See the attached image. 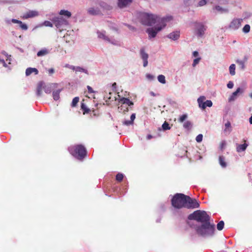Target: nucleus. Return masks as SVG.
Segmentation results:
<instances>
[{
	"mask_svg": "<svg viewBox=\"0 0 252 252\" xmlns=\"http://www.w3.org/2000/svg\"><path fill=\"white\" fill-rule=\"evenodd\" d=\"M173 17L171 16H167L161 18L157 15L145 13L141 17V23L143 25L152 26V25L163 23L171 21Z\"/></svg>",
	"mask_w": 252,
	"mask_h": 252,
	"instance_id": "nucleus-1",
	"label": "nucleus"
},
{
	"mask_svg": "<svg viewBox=\"0 0 252 252\" xmlns=\"http://www.w3.org/2000/svg\"><path fill=\"white\" fill-rule=\"evenodd\" d=\"M215 230V225L212 224L210 221L202 223L196 227V230L199 235L203 237L212 236L214 235Z\"/></svg>",
	"mask_w": 252,
	"mask_h": 252,
	"instance_id": "nucleus-2",
	"label": "nucleus"
},
{
	"mask_svg": "<svg viewBox=\"0 0 252 252\" xmlns=\"http://www.w3.org/2000/svg\"><path fill=\"white\" fill-rule=\"evenodd\" d=\"M188 219L189 220H195L198 222L205 223L210 221V217L207 214L206 211L201 210H196L193 213L189 214Z\"/></svg>",
	"mask_w": 252,
	"mask_h": 252,
	"instance_id": "nucleus-3",
	"label": "nucleus"
},
{
	"mask_svg": "<svg viewBox=\"0 0 252 252\" xmlns=\"http://www.w3.org/2000/svg\"><path fill=\"white\" fill-rule=\"evenodd\" d=\"M69 153L78 159H81L87 155L86 148L82 145H77L68 148Z\"/></svg>",
	"mask_w": 252,
	"mask_h": 252,
	"instance_id": "nucleus-4",
	"label": "nucleus"
},
{
	"mask_svg": "<svg viewBox=\"0 0 252 252\" xmlns=\"http://www.w3.org/2000/svg\"><path fill=\"white\" fill-rule=\"evenodd\" d=\"M186 195L183 193H176L171 199V204L176 209L185 208Z\"/></svg>",
	"mask_w": 252,
	"mask_h": 252,
	"instance_id": "nucleus-5",
	"label": "nucleus"
},
{
	"mask_svg": "<svg viewBox=\"0 0 252 252\" xmlns=\"http://www.w3.org/2000/svg\"><path fill=\"white\" fill-rule=\"evenodd\" d=\"M167 22L157 24L155 27L150 28L147 29L146 32L148 33L149 38H154L156 36L158 32L161 31L166 26Z\"/></svg>",
	"mask_w": 252,
	"mask_h": 252,
	"instance_id": "nucleus-6",
	"label": "nucleus"
},
{
	"mask_svg": "<svg viewBox=\"0 0 252 252\" xmlns=\"http://www.w3.org/2000/svg\"><path fill=\"white\" fill-rule=\"evenodd\" d=\"M119 102L121 103L120 106L118 107L120 112L125 113L126 112L128 111L127 106H131L133 105V102L130 101L128 98L125 97H122L120 99Z\"/></svg>",
	"mask_w": 252,
	"mask_h": 252,
	"instance_id": "nucleus-7",
	"label": "nucleus"
},
{
	"mask_svg": "<svg viewBox=\"0 0 252 252\" xmlns=\"http://www.w3.org/2000/svg\"><path fill=\"white\" fill-rule=\"evenodd\" d=\"M199 207V203L195 198H192L186 195L185 208L189 209H193Z\"/></svg>",
	"mask_w": 252,
	"mask_h": 252,
	"instance_id": "nucleus-8",
	"label": "nucleus"
},
{
	"mask_svg": "<svg viewBox=\"0 0 252 252\" xmlns=\"http://www.w3.org/2000/svg\"><path fill=\"white\" fill-rule=\"evenodd\" d=\"M195 34L199 37H202L206 30V27L202 23L196 22L194 23Z\"/></svg>",
	"mask_w": 252,
	"mask_h": 252,
	"instance_id": "nucleus-9",
	"label": "nucleus"
},
{
	"mask_svg": "<svg viewBox=\"0 0 252 252\" xmlns=\"http://www.w3.org/2000/svg\"><path fill=\"white\" fill-rule=\"evenodd\" d=\"M53 22L58 28L63 25H67V22L62 17H55L53 20Z\"/></svg>",
	"mask_w": 252,
	"mask_h": 252,
	"instance_id": "nucleus-10",
	"label": "nucleus"
},
{
	"mask_svg": "<svg viewBox=\"0 0 252 252\" xmlns=\"http://www.w3.org/2000/svg\"><path fill=\"white\" fill-rule=\"evenodd\" d=\"M242 20L240 19H233L229 25V28L232 30H236L239 28L241 25Z\"/></svg>",
	"mask_w": 252,
	"mask_h": 252,
	"instance_id": "nucleus-11",
	"label": "nucleus"
},
{
	"mask_svg": "<svg viewBox=\"0 0 252 252\" xmlns=\"http://www.w3.org/2000/svg\"><path fill=\"white\" fill-rule=\"evenodd\" d=\"M133 0H118L117 5L121 9L129 6L132 2Z\"/></svg>",
	"mask_w": 252,
	"mask_h": 252,
	"instance_id": "nucleus-12",
	"label": "nucleus"
},
{
	"mask_svg": "<svg viewBox=\"0 0 252 252\" xmlns=\"http://www.w3.org/2000/svg\"><path fill=\"white\" fill-rule=\"evenodd\" d=\"M38 12L35 10H30L25 13L21 18L23 19H27L30 18H33L36 17L38 15Z\"/></svg>",
	"mask_w": 252,
	"mask_h": 252,
	"instance_id": "nucleus-13",
	"label": "nucleus"
},
{
	"mask_svg": "<svg viewBox=\"0 0 252 252\" xmlns=\"http://www.w3.org/2000/svg\"><path fill=\"white\" fill-rule=\"evenodd\" d=\"M140 54L141 55V57L143 60V66L144 67H146L148 65V59L149 58V55L147 53H146L145 51V49L144 48H142L140 50Z\"/></svg>",
	"mask_w": 252,
	"mask_h": 252,
	"instance_id": "nucleus-14",
	"label": "nucleus"
},
{
	"mask_svg": "<svg viewBox=\"0 0 252 252\" xmlns=\"http://www.w3.org/2000/svg\"><path fill=\"white\" fill-rule=\"evenodd\" d=\"M180 32L179 31H175L173 32H171L169 34L167 35V37L173 40H176L178 39L180 37Z\"/></svg>",
	"mask_w": 252,
	"mask_h": 252,
	"instance_id": "nucleus-15",
	"label": "nucleus"
},
{
	"mask_svg": "<svg viewBox=\"0 0 252 252\" xmlns=\"http://www.w3.org/2000/svg\"><path fill=\"white\" fill-rule=\"evenodd\" d=\"M248 60V58L246 56H245L244 59L243 60H237L236 63L239 66V68L241 70H243L245 68V63L247 62Z\"/></svg>",
	"mask_w": 252,
	"mask_h": 252,
	"instance_id": "nucleus-16",
	"label": "nucleus"
},
{
	"mask_svg": "<svg viewBox=\"0 0 252 252\" xmlns=\"http://www.w3.org/2000/svg\"><path fill=\"white\" fill-rule=\"evenodd\" d=\"M44 88V83L40 81L38 82L36 88V94L38 96H40L42 94V91Z\"/></svg>",
	"mask_w": 252,
	"mask_h": 252,
	"instance_id": "nucleus-17",
	"label": "nucleus"
},
{
	"mask_svg": "<svg viewBox=\"0 0 252 252\" xmlns=\"http://www.w3.org/2000/svg\"><path fill=\"white\" fill-rule=\"evenodd\" d=\"M245 143L243 144H238L236 147V151L237 152L240 153L246 150L248 145L246 143V141L244 140Z\"/></svg>",
	"mask_w": 252,
	"mask_h": 252,
	"instance_id": "nucleus-18",
	"label": "nucleus"
},
{
	"mask_svg": "<svg viewBox=\"0 0 252 252\" xmlns=\"http://www.w3.org/2000/svg\"><path fill=\"white\" fill-rule=\"evenodd\" d=\"M205 99L206 97L204 96H201L197 99L199 107L203 110L205 109V106L204 105V100Z\"/></svg>",
	"mask_w": 252,
	"mask_h": 252,
	"instance_id": "nucleus-19",
	"label": "nucleus"
},
{
	"mask_svg": "<svg viewBox=\"0 0 252 252\" xmlns=\"http://www.w3.org/2000/svg\"><path fill=\"white\" fill-rule=\"evenodd\" d=\"M243 92H244V90L242 89H241L240 88H237L236 91H235L234 92H233L232 93V94L231 95V96L229 97V101H231L234 100L235 99L236 95L239 93H243Z\"/></svg>",
	"mask_w": 252,
	"mask_h": 252,
	"instance_id": "nucleus-20",
	"label": "nucleus"
},
{
	"mask_svg": "<svg viewBox=\"0 0 252 252\" xmlns=\"http://www.w3.org/2000/svg\"><path fill=\"white\" fill-rule=\"evenodd\" d=\"M32 73H34V74L37 75L38 73V71L36 68L32 67H29L26 70V76H29Z\"/></svg>",
	"mask_w": 252,
	"mask_h": 252,
	"instance_id": "nucleus-21",
	"label": "nucleus"
},
{
	"mask_svg": "<svg viewBox=\"0 0 252 252\" xmlns=\"http://www.w3.org/2000/svg\"><path fill=\"white\" fill-rule=\"evenodd\" d=\"M135 119V114H132L130 116V120L125 121L123 122V124L126 126H129L133 124V121Z\"/></svg>",
	"mask_w": 252,
	"mask_h": 252,
	"instance_id": "nucleus-22",
	"label": "nucleus"
},
{
	"mask_svg": "<svg viewBox=\"0 0 252 252\" xmlns=\"http://www.w3.org/2000/svg\"><path fill=\"white\" fill-rule=\"evenodd\" d=\"M88 12L90 15H99L100 13L99 10H98L97 9H95L94 8H92V7L90 8L88 10Z\"/></svg>",
	"mask_w": 252,
	"mask_h": 252,
	"instance_id": "nucleus-23",
	"label": "nucleus"
},
{
	"mask_svg": "<svg viewBox=\"0 0 252 252\" xmlns=\"http://www.w3.org/2000/svg\"><path fill=\"white\" fill-rule=\"evenodd\" d=\"M219 163L221 166L223 168L226 167V163L225 161V158L223 156H220L219 157Z\"/></svg>",
	"mask_w": 252,
	"mask_h": 252,
	"instance_id": "nucleus-24",
	"label": "nucleus"
},
{
	"mask_svg": "<svg viewBox=\"0 0 252 252\" xmlns=\"http://www.w3.org/2000/svg\"><path fill=\"white\" fill-rule=\"evenodd\" d=\"M105 32H97L98 37L100 38L103 39L104 40L110 42V40L109 38L107 36L105 35Z\"/></svg>",
	"mask_w": 252,
	"mask_h": 252,
	"instance_id": "nucleus-25",
	"label": "nucleus"
},
{
	"mask_svg": "<svg viewBox=\"0 0 252 252\" xmlns=\"http://www.w3.org/2000/svg\"><path fill=\"white\" fill-rule=\"evenodd\" d=\"M59 14L61 15H64L65 16H66L68 18L70 17L71 16V12L65 10H61Z\"/></svg>",
	"mask_w": 252,
	"mask_h": 252,
	"instance_id": "nucleus-26",
	"label": "nucleus"
},
{
	"mask_svg": "<svg viewBox=\"0 0 252 252\" xmlns=\"http://www.w3.org/2000/svg\"><path fill=\"white\" fill-rule=\"evenodd\" d=\"M61 90H58L53 92V97L54 100H58L60 98V94Z\"/></svg>",
	"mask_w": 252,
	"mask_h": 252,
	"instance_id": "nucleus-27",
	"label": "nucleus"
},
{
	"mask_svg": "<svg viewBox=\"0 0 252 252\" xmlns=\"http://www.w3.org/2000/svg\"><path fill=\"white\" fill-rule=\"evenodd\" d=\"M48 54V51L46 49H44L40 50L37 53V56L38 57H41L45 56Z\"/></svg>",
	"mask_w": 252,
	"mask_h": 252,
	"instance_id": "nucleus-28",
	"label": "nucleus"
},
{
	"mask_svg": "<svg viewBox=\"0 0 252 252\" xmlns=\"http://www.w3.org/2000/svg\"><path fill=\"white\" fill-rule=\"evenodd\" d=\"M231 130L230 122L228 121L225 124V129L224 130L225 132H228L230 133L231 131Z\"/></svg>",
	"mask_w": 252,
	"mask_h": 252,
	"instance_id": "nucleus-29",
	"label": "nucleus"
},
{
	"mask_svg": "<svg viewBox=\"0 0 252 252\" xmlns=\"http://www.w3.org/2000/svg\"><path fill=\"white\" fill-rule=\"evenodd\" d=\"M192 126V124L190 121H186L185 122V123L183 124V127L184 128L189 130L191 128Z\"/></svg>",
	"mask_w": 252,
	"mask_h": 252,
	"instance_id": "nucleus-30",
	"label": "nucleus"
},
{
	"mask_svg": "<svg viewBox=\"0 0 252 252\" xmlns=\"http://www.w3.org/2000/svg\"><path fill=\"white\" fill-rule=\"evenodd\" d=\"M229 73L231 75H234L235 74V65L234 64H232L230 65L229 68Z\"/></svg>",
	"mask_w": 252,
	"mask_h": 252,
	"instance_id": "nucleus-31",
	"label": "nucleus"
},
{
	"mask_svg": "<svg viewBox=\"0 0 252 252\" xmlns=\"http://www.w3.org/2000/svg\"><path fill=\"white\" fill-rule=\"evenodd\" d=\"M158 80L162 84H165L166 83L165 77L163 75H159L158 77Z\"/></svg>",
	"mask_w": 252,
	"mask_h": 252,
	"instance_id": "nucleus-32",
	"label": "nucleus"
},
{
	"mask_svg": "<svg viewBox=\"0 0 252 252\" xmlns=\"http://www.w3.org/2000/svg\"><path fill=\"white\" fill-rule=\"evenodd\" d=\"M224 223L223 221H220L217 225V228L218 230H221L224 227Z\"/></svg>",
	"mask_w": 252,
	"mask_h": 252,
	"instance_id": "nucleus-33",
	"label": "nucleus"
},
{
	"mask_svg": "<svg viewBox=\"0 0 252 252\" xmlns=\"http://www.w3.org/2000/svg\"><path fill=\"white\" fill-rule=\"evenodd\" d=\"M162 128L164 130H169L171 128V127L169 126V124L165 121L164 123L162 125Z\"/></svg>",
	"mask_w": 252,
	"mask_h": 252,
	"instance_id": "nucleus-34",
	"label": "nucleus"
},
{
	"mask_svg": "<svg viewBox=\"0 0 252 252\" xmlns=\"http://www.w3.org/2000/svg\"><path fill=\"white\" fill-rule=\"evenodd\" d=\"M123 178H124V175L123 174L119 173L116 175V180L118 182H122L123 180Z\"/></svg>",
	"mask_w": 252,
	"mask_h": 252,
	"instance_id": "nucleus-35",
	"label": "nucleus"
},
{
	"mask_svg": "<svg viewBox=\"0 0 252 252\" xmlns=\"http://www.w3.org/2000/svg\"><path fill=\"white\" fill-rule=\"evenodd\" d=\"M215 9L217 11L220 12L221 13L226 12L228 11V10L226 9L222 8L219 5L216 6L215 7Z\"/></svg>",
	"mask_w": 252,
	"mask_h": 252,
	"instance_id": "nucleus-36",
	"label": "nucleus"
},
{
	"mask_svg": "<svg viewBox=\"0 0 252 252\" xmlns=\"http://www.w3.org/2000/svg\"><path fill=\"white\" fill-rule=\"evenodd\" d=\"M79 100V98L78 97H74L72 100V101L71 103V106L72 107L76 106L77 104L78 103Z\"/></svg>",
	"mask_w": 252,
	"mask_h": 252,
	"instance_id": "nucleus-37",
	"label": "nucleus"
},
{
	"mask_svg": "<svg viewBox=\"0 0 252 252\" xmlns=\"http://www.w3.org/2000/svg\"><path fill=\"white\" fill-rule=\"evenodd\" d=\"M187 117H188V115L187 114L182 115V116H181L179 117L178 121L180 123H182L185 120H186V119L187 118Z\"/></svg>",
	"mask_w": 252,
	"mask_h": 252,
	"instance_id": "nucleus-38",
	"label": "nucleus"
},
{
	"mask_svg": "<svg viewBox=\"0 0 252 252\" xmlns=\"http://www.w3.org/2000/svg\"><path fill=\"white\" fill-rule=\"evenodd\" d=\"M250 26L249 25H246L243 28V32L245 33H248L250 32Z\"/></svg>",
	"mask_w": 252,
	"mask_h": 252,
	"instance_id": "nucleus-39",
	"label": "nucleus"
},
{
	"mask_svg": "<svg viewBox=\"0 0 252 252\" xmlns=\"http://www.w3.org/2000/svg\"><path fill=\"white\" fill-rule=\"evenodd\" d=\"M43 90L47 94H50L51 92V86H45L44 85V88H43Z\"/></svg>",
	"mask_w": 252,
	"mask_h": 252,
	"instance_id": "nucleus-40",
	"label": "nucleus"
},
{
	"mask_svg": "<svg viewBox=\"0 0 252 252\" xmlns=\"http://www.w3.org/2000/svg\"><path fill=\"white\" fill-rule=\"evenodd\" d=\"M20 27L23 30H27L28 29V26L26 24L23 23L22 21L19 23Z\"/></svg>",
	"mask_w": 252,
	"mask_h": 252,
	"instance_id": "nucleus-41",
	"label": "nucleus"
},
{
	"mask_svg": "<svg viewBox=\"0 0 252 252\" xmlns=\"http://www.w3.org/2000/svg\"><path fill=\"white\" fill-rule=\"evenodd\" d=\"M204 105L205 106V108H206L207 106L210 107L212 106L213 103L211 101V100H207L204 102Z\"/></svg>",
	"mask_w": 252,
	"mask_h": 252,
	"instance_id": "nucleus-42",
	"label": "nucleus"
},
{
	"mask_svg": "<svg viewBox=\"0 0 252 252\" xmlns=\"http://www.w3.org/2000/svg\"><path fill=\"white\" fill-rule=\"evenodd\" d=\"M203 135L201 134H198L196 137V141L197 142H201L202 141Z\"/></svg>",
	"mask_w": 252,
	"mask_h": 252,
	"instance_id": "nucleus-43",
	"label": "nucleus"
},
{
	"mask_svg": "<svg viewBox=\"0 0 252 252\" xmlns=\"http://www.w3.org/2000/svg\"><path fill=\"white\" fill-rule=\"evenodd\" d=\"M43 25L46 27H53V24L49 21H44Z\"/></svg>",
	"mask_w": 252,
	"mask_h": 252,
	"instance_id": "nucleus-44",
	"label": "nucleus"
},
{
	"mask_svg": "<svg viewBox=\"0 0 252 252\" xmlns=\"http://www.w3.org/2000/svg\"><path fill=\"white\" fill-rule=\"evenodd\" d=\"M207 3L206 0H201L198 3L197 6H202L205 5Z\"/></svg>",
	"mask_w": 252,
	"mask_h": 252,
	"instance_id": "nucleus-45",
	"label": "nucleus"
},
{
	"mask_svg": "<svg viewBox=\"0 0 252 252\" xmlns=\"http://www.w3.org/2000/svg\"><path fill=\"white\" fill-rule=\"evenodd\" d=\"M200 58H197L196 59H195L193 60V63H192V66L193 67H194L200 61Z\"/></svg>",
	"mask_w": 252,
	"mask_h": 252,
	"instance_id": "nucleus-46",
	"label": "nucleus"
},
{
	"mask_svg": "<svg viewBox=\"0 0 252 252\" xmlns=\"http://www.w3.org/2000/svg\"><path fill=\"white\" fill-rule=\"evenodd\" d=\"M82 108L84 110V112H83L84 114L89 113L90 111V109L86 107H84L83 105H82Z\"/></svg>",
	"mask_w": 252,
	"mask_h": 252,
	"instance_id": "nucleus-47",
	"label": "nucleus"
},
{
	"mask_svg": "<svg viewBox=\"0 0 252 252\" xmlns=\"http://www.w3.org/2000/svg\"><path fill=\"white\" fill-rule=\"evenodd\" d=\"M233 85H233V82H231V81H229V82H228V83L227 84V87L228 88H229V89H231V88H233Z\"/></svg>",
	"mask_w": 252,
	"mask_h": 252,
	"instance_id": "nucleus-48",
	"label": "nucleus"
},
{
	"mask_svg": "<svg viewBox=\"0 0 252 252\" xmlns=\"http://www.w3.org/2000/svg\"><path fill=\"white\" fill-rule=\"evenodd\" d=\"M76 71H79V72H84L85 69L82 67H76Z\"/></svg>",
	"mask_w": 252,
	"mask_h": 252,
	"instance_id": "nucleus-49",
	"label": "nucleus"
},
{
	"mask_svg": "<svg viewBox=\"0 0 252 252\" xmlns=\"http://www.w3.org/2000/svg\"><path fill=\"white\" fill-rule=\"evenodd\" d=\"M54 72H55V70H54V68H50L48 69V73L50 75L53 74Z\"/></svg>",
	"mask_w": 252,
	"mask_h": 252,
	"instance_id": "nucleus-50",
	"label": "nucleus"
},
{
	"mask_svg": "<svg viewBox=\"0 0 252 252\" xmlns=\"http://www.w3.org/2000/svg\"><path fill=\"white\" fill-rule=\"evenodd\" d=\"M87 89L89 93H92L94 92L93 89L90 86H87Z\"/></svg>",
	"mask_w": 252,
	"mask_h": 252,
	"instance_id": "nucleus-51",
	"label": "nucleus"
},
{
	"mask_svg": "<svg viewBox=\"0 0 252 252\" xmlns=\"http://www.w3.org/2000/svg\"><path fill=\"white\" fill-rule=\"evenodd\" d=\"M11 21L13 23H16V24H19V23L21 22V21H19V20H17V19H12Z\"/></svg>",
	"mask_w": 252,
	"mask_h": 252,
	"instance_id": "nucleus-52",
	"label": "nucleus"
},
{
	"mask_svg": "<svg viewBox=\"0 0 252 252\" xmlns=\"http://www.w3.org/2000/svg\"><path fill=\"white\" fill-rule=\"evenodd\" d=\"M153 137V136L152 135H151V134H148V135H147V139L148 140H150V139H152Z\"/></svg>",
	"mask_w": 252,
	"mask_h": 252,
	"instance_id": "nucleus-53",
	"label": "nucleus"
},
{
	"mask_svg": "<svg viewBox=\"0 0 252 252\" xmlns=\"http://www.w3.org/2000/svg\"><path fill=\"white\" fill-rule=\"evenodd\" d=\"M193 55L194 57H197L198 55V53L197 51H194L193 52Z\"/></svg>",
	"mask_w": 252,
	"mask_h": 252,
	"instance_id": "nucleus-54",
	"label": "nucleus"
},
{
	"mask_svg": "<svg viewBox=\"0 0 252 252\" xmlns=\"http://www.w3.org/2000/svg\"><path fill=\"white\" fill-rule=\"evenodd\" d=\"M249 122L251 124H252V116L249 119Z\"/></svg>",
	"mask_w": 252,
	"mask_h": 252,
	"instance_id": "nucleus-55",
	"label": "nucleus"
},
{
	"mask_svg": "<svg viewBox=\"0 0 252 252\" xmlns=\"http://www.w3.org/2000/svg\"><path fill=\"white\" fill-rule=\"evenodd\" d=\"M0 63H3L4 64H5V63L3 60L0 59Z\"/></svg>",
	"mask_w": 252,
	"mask_h": 252,
	"instance_id": "nucleus-56",
	"label": "nucleus"
},
{
	"mask_svg": "<svg viewBox=\"0 0 252 252\" xmlns=\"http://www.w3.org/2000/svg\"><path fill=\"white\" fill-rule=\"evenodd\" d=\"M147 77L149 78H153V76L152 75H151L150 74H148L147 75Z\"/></svg>",
	"mask_w": 252,
	"mask_h": 252,
	"instance_id": "nucleus-57",
	"label": "nucleus"
},
{
	"mask_svg": "<svg viewBox=\"0 0 252 252\" xmlns=\"http://www.w3.org/2000/svg\"><path fill=\"white\" fill-rule=\"evenodd\" d=\"M116 83H114L113 84V85H112V87H113V88H116Z\"/></svg>",
	"mask_w": 252,
	"mask_h": 252,
	"instance_id": "nucleus-58",
	"label": "nucleus"
},
{
	"mask_svg": "<svg viewBox=\"0 0 252 252\" xmlns=\"http://www.w3.org/2000/svg\"><path fill=\"white\" fill-rule=\"evenodd\" d=\"M190 0H184L185 3H187Z\"/></svg>",
	"mask_w": 252,
	"mask_h": 252,
	"instance_id": "nucleus-59",
	"label": "nucleus"
},
{
	"mask_svg": "<svg viewBox=\"0 0 252 252\" xmlns=\"http://www.w3.org/2000/svg\"><path fill=\"white\" fill-rule=\"evenodd\" d=\"M106 98H108V99H110V98H111L110 96L108 97V96H106Z\"/></svg>",
	"mask_w": 252,
	"mask_h": 252,
	"instance_id": "nucleus-60",
	"label": "nucleus"
},
{
	"mask_svg": "<svg viewBox=\"0 0 252 252\" xmlns=\"http://www.w3.org/2000/svg\"><path fill=\"white\" fill-rule=\"evenodd\" d=\"M250 97L252 98V93L250 94Z\"/></svg>",
	"mask_w": 252,
	"mask_h": 252,
	"instance_id": "nucleus-61",
	"label": "nucleus"
}]
</instances>
